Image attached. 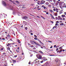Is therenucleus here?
Returning a JSON list of instances; mask_svg holds the SVG:
<instances>
[{
	"label": "nucleus",
	"mask_w": 66,
	"mask_h": 66,
	"mask_svg": "<svg viewBox=\"0 0 66 66\" xmlns=\"http://www.w3.org/2000/svg\"><path fill=\"white\" fill-rule=\"evenodd\" d=\"M7 49L8 50H10V48L9 47H8L7 48Z\"/></svg>",
	"instance_id": "nucleus-26"
},
{
	"label": "nucleus",
	"mask_w": 66,
	"mask_h": 66,
	"mask_svg": "<svg viewBox=\"0 0 66 66\" xmlns=\"http://www.w3.org/2000/svg\"><path fill=\"white\" fill-rule=\"evenodd\" d=\"M60 26H63V25H64V24L63 23H60Z\"/></svg>",
	"instance_id": "nucleus-14"
},
{
	"label": "nucleus",
	"mask_w": 66,
	"mask_h": 66,
	"mask_svg": "<svg viewBox=\"0 0 66 66\" xmlns=\"http://www.w3.org/2000/svg\"><path fill=\"white\" fill-rule=\"evenodd\" d=\"M35 61H36V63H39V61L37 59H35Z\"/></svg>",
	"instance_id": "nucleus-3"
},
{
	"label": "nucleus",
	"mask_w": 66,
	"mask_h": 66,
	"mask_svg": "<svg viewBox=\"0 0 66 66\" xmlns=\"http://www.w3.org/2000/svg\"><path fill=\"white\" fill-rule=\"evenodd\" d=\"M56 23H59V21H57L56 22Z\"/></svg>",
	"instance_id": "nucleus-56"
},
{
	"label": "nucleus",
	"mask_w": 66,
	"mask_h": 66,
	"mask_svg": "<svg viewBox=\"0 0 66 66\" xmlns=\"http://www.w3.org/2000/svg\"><path fill=\"white\" fill-rule=\"evenodd\" d=\"M9 7H10V8H12V7L11 5Z\"/></svg>",
	"instance_id": "nucleus-43"
},
{
	"label": "nucleus",
	"mask_w": 66,
	"mask_h": 66,
	"mask_svg": "<svg viewBox=\"0 0 66 66\" xmlns=\"http://www.w3.org/2000/svg\"><path fill=\"white\" fill-rule=\"evenodd\" d=\"M25 30H27V27H25Z\"/></svg>",
	"instance_id": "nucleus-29"
},
{
	"label": "nucleus",
	"mask_w": 66,
	"mask_h": 66,
	"mask_svg": "<svg viewBox=\"0 0 66 66\" xmlns=\"http://www.w3.org/2000/svg\"><path fill=\"white\" fill-rule=\"evenodd\" d=\"M59 50V48H57L56 49V51H57Z\"/></svg>",
	"instance_id": "nucleus-36"
},
{
	"label": "nucleus",
	"mask_w": 66,
	"mask_h": 66,
	"mask_svg": "<svg viewBox=\"0 0 66 66\" xmlns=\"http://www.w3.org/2000/svg\"><path fill=\"white\" fill-rule=\"evenodd\" d=\"M59 20L62 21V18H60L59 19Z\"/></svg>",
	"instance_id": "nucleus-20"
},
{
	"label": "nucleus",
	"mask_w": 66,
	"mask_h": 66,
	"mask_svg": "<svg viewBox=\"0 0 66 66\" xmlns=\"http://www.w3.org/2000/svg\"><path fill=\"white\" fill-rule=\"evenodd\" d=\"M54 28H55V27H54H54H53V28L52 29H52H54Z\"/></svg>",
	"instance_id": "nucleus-57"
},
{
	"label": "nucleus",
	"mask_w": 66,
	"mask_h": 66,
	"mask_svg": "<svg viewBox=\"0 0 66 66\" xmlns=\"http://www.w3.org/2000/svg\"><path fill=\"white\" fill-rule=\"evenodd\" d=\"M15 51H16V52H17L18 53L19 52V50L17 49H15Z\"/></svg>",
	"instance_id": "nucleus-7"
},
{
	"label": "nucleus",
	"mask_w": 66,
	"mask_h": 66,
	"mask_svg": "<svg viewBox=\"0 0 66 66\" xmlns=\"http://www.w3.org/2000/svg\"><path fill=\"white\" fill-rule=\"evenodd\" d=\"M30 62H29V64H31V63H30L31 62H30Z\"/></svg>",
	"instance_id": "nucleus-61"
},
{
	"label": "nucleus",
	"mask_w": 66,
	"mask_h": 66,
	"mask_svg": "<svg viewBox=\"0 0 66 66\" xmlns=\"http://www.w3.org/2000/svg\"><path fill=\"white\" fill-rule=\"evenodd\" d=\"M41 2H42L43 4H44V3H45V1H41Z\"/></svg>",
	"instance_id": "nucleus-5"
},
{
	"label": "nucleus",
	"mask_w": 66,
	"mask_h": 66,
	"mask_svg": "<svg viewBox=\"0 0 66 66\" xmlns=\"http://www.w3.org/2000/svg\"><path fill=\"white\" fill-rule=\"evenodd\" d=\"M34 37H36V38H37V36H36V35H34Z\"/></svg>",
	"instance_id": "nucleus-30"
},
{
	"label": "nucleus",
	"mask_w": 66,
	"mask_h": 66,
	"mask_svg": "<svg viewBox=\"0 0 66 66\" xmlns=\"http://www.w3.org/2000/svg\"><path fill=\"white\" fill-rule=\"evenodd\" d=\"M53 1L54 2H56L55 0H53Z\"/></svg>",
	"instance_id": "nucleus-41"
},
{
	"label": "nucleus",
	"mask_w": 66,
	"mask_h": 66,
	"mask_svg": "<svg viewBox=\"0 0 66 66\" xmlns=\"http://www.w3.org/2000/svg\"><path fill=\"white\" fill-rule=\"evenodd\" d=\"M55 62H57L59 61V59L57 58H56V60H55Z\"/></svg>",
	"instance_id": "nucleus-11"
},
{
	"label": "nucleus",
	"mask_w": 66,
	"mask_h": 66,
	"mask_svg": "<svg viewBox=\"0 0 66 66\" xmlns=\"http://www.w3.org/2000/svg\"><path fill=\"white\" fill-rule=\"evenodd\" d=\"M7 47H10V46H11V45H10V43H8L7 44Z\"/></svg>",
	"instance_id": "nucleus-10"
},
{
	"label": "nucleus",
	"mask_w": 66,
	"mask_h": 66,
	"mask_svg": "<svg viewBox=\"0 0 66 66\" xmlns=\"http://www.w3.org/2000/svg\"><path fill=\"white\" fill-rule=\"evenodd\" d=\"M36 56L38 59H42V56L41 55L38 54L36 55Z\"/></svg>",
	"instance_id": "nucleus-1"
},
{
	"label": "nucleus",
	"mask_w": 66,
	"mask_h": 66,
	"mask_svg": "<svg viewBox=\"0 0 66 66\" xmlns=\"http://www.w3.org/2000/svg\"><path fill=\"white\" fill-rule=\"evenodd\" d=\"M53 10L54 11H56L55 9H53Z\"/></svg>",
	"instance_id": "nucleus-39"
},
{
	"label": "nucleus",
	"mask_w": 66,
	"mask_h": 66,
	"mask_svg": "<svg viewBox=\"0 0 66 66\" xmlns=\"http://www.w3.org/2000/svg\"><path fill=\"white\" fill-rule=\"evenodd\" d=\"M57 17H56L55 18V19H56V20H57Z\"/></svg>",
	"instance_id": "nucleus-51"
},
{
	"label": "nucleus",
	"mask_w": 66,
	"mask_h": 66,
	"mask_svg": "<svg viewBox=\"0 0 66 66\" xmlns=\"http://www.w3.org/2000/svg\"><path fill=\"white\" fill-rule=\"evenodd\" d=\"M56 2L57 3H56H56H57V5H58V3H60V2L59 1H57Z\"/></svg>",
	"instance_id": "nucleus-17"
},
{
	"label": "nucleus",
	"mask_w": 66,
	"mask_h": 66,
	"mask_svg": "<svg viewBox=\"0 0 66 66\" xmlns=\"http://www.w3.org/2000/svg\"><path fill=\"white\" fill-rule=\"evenodd\" d=\"M38 46H39V47H41V45H39V44H38Z\"/></svg>",
	"instance_id": "nucleus-45"
},
{
	"label": "nucleus",
	"mask_w": 66,
	"mask_h": 66,
	"mask_svg": "<svg viewBox=\"0 0 66 66\" xmlns=\"http://www.w3.org/2000/svg\"><path fill=\"white\" fill-rule=\"evenodd\" d=\"M16 50H19V47H18L17 49H16Z\"/></svg>",
	"instance_id": "nucleus-38"
},
{
	"label": "nucleus",
	"mask_w": 66,
	"mask_h": 66,
	"mask_svg": "<svg viewBox=\"0 0 66 66\" xmlns=\"http://www.w3.org/2000/svg\"><path fill=\"white\" fill-rule=\"evenodd\" d=\"M56 45H54V48H55V47H56Z\"/></svg>",
	"instance_id": "nucleus-31"
},
{
	"label": "nucleus",
	"mask_w": 66,
	"mask_h": 66,
	"mask_svg": "<svg viewBox=\"0 0 66 66\" xmlns=\"http://www.w3.org/2000/svg\"><path fill=\"white\" fill-rule=\"evenodd\" d=\"M5 38H6V39H8V38L7 37H5Z\"/></svg>",
	"instance_id": "nucleus-50"
},
{
	"label": "nucleus",
	"mask_w": 66,
	"mask_h": 66,
	"mask_svg": "<svg viewBox=\"0 0 66 66\" xmlns=\"http://www.w3.org/2000/svg\"><path fill=\"white\" fill-rule=\"evenodd\" d=\"M49 1L50 2H52V0H49Z\"/></svg>",
	"instance_id": "nucleus-64"
},
{
	"label": "nucleus",
	"mask_w": 66,
	"mask_h": 66,
	"mask_svg": "<svg viewBox=\"0 0 66 66\" xmlns=\"http://www.w3.org/2000/svg\"><path fill=\"white\" fill-rule=\"evenodd\" d=\"M46 14H49V13L48 12H46Z\"/></svg>",
	"instance_id": "nucleus-60"
},
{
	"label": "nucleus",
	"mask_w": 66,
	"mask_h": 66,
	"mask_svg": "<svg viewBox=\"0 0 66 66\" xmlns=\"http://www.w3.org/2000/svg\"><path fill=\"white\" fill-rule=\"evenodd\" d=\"M43 61H42L40 62L41 63H43Z\"/></svg>",
	"instance_id": "nucleus-35"
},
{
	"label": "nucleus",
	"mask_w": 66,
	"mask_h": 66,
	"mask_svg": "<svg viewBox=\"0 0 66 66\" xmlns=\"http://www.w3.org/2000/svg\"><path fill=\"white\" fill-rule=\"evenodd\" d=\"M1 50L2 51L3 50V48H2L1 49Z\"/></svg>",
	"instance_id": "nucleus-32"
},
{
	"label": "nucleus",
	"mask_w": 66,
	"mask_h": 66,
	"mask_svg": "<svg viewBox=\"0 0 66 66\" xmlns=\"http://www.w3.org/2000/svg\"><path fill=\"white\" fill-rule=\"evenodd\" d=\"M34 39H35V40H38V39H37V38H34Z\"/></svg>",
	"instance_id": "nucleus-22"
},
{
	"label": "nucleus",
	"mask_w": 66,
	"mask_h": 66,
	"mask_svg": "<svg viewBox=\"0 0 66 66\" xmlns=\"http://www.w3.org/2000/svg\"><path fill=\"white\" fill-rule=\"evenodd\" d=\"M45 6L44 5H43L42 6V7H44Z\"/></svg>",
	"instance_id": "nucleus-46"
},
{
	"label": "nucleus",
	"mask_w": 66,
	"mask_h": 66,
	"mask_svg": "<svg viewBox=\"0 0 66 66\" xmlns=\"http://www.w3.org/2000/svg\"><path fill=\"white\" fill-rule=\"evenodd\" d=\"M7 36L8 37H9H9H11V36L9 35V34H8V35H7Z\"/></svg>",
	"instance_id": "nucleus-12"
},
{
	"label": "nucleus",
	"mask_w": 66,
	"mask_h": 66,
	"mask_svg": "<svg viewBox=\"0 0 66 66\" xmlns=\"http://www.w3.org/2000/svg\"><path fill=\"white\" fill-rule=\"evenodd\" d=\"M38 41V42H40V43L42 42H41V41H40V40H39V39H38L37 40Z\"/></svg>",
	"instance_id": "nucleus-23"
},
{
	"label": "nucleus",
	"mask_w": 66,
	"mask_h": 66,
	"mask_svg": "<svg viewBox=\"0 0 66 66\" xmlns=\"http://www.w3.org/2000/svg\"><path fill=\"white\" fill-rule=\"evenodd\" d=\"M18 41V42L19 43V44H20V40L18 39H17Z\"/></svg>",
	"instance_id": "nucleus-13"
},
{
	"label": "nucleus",
	"mask_w": 66,
	"mask_h": 66,
	"mask_svg": "<svg viewBox=\"0 0 66 66\" xmlns=\"http://www.w3.org/2000/svg\"><path fill=\"white\" fill-rule=\"evenodd\" d=\"M40 2V1H37V2H38L39 3Z\"/></svg>",
	"instance_id": "nucleus-48"
},
{
	"label": "nucleus",
	"mask_w": 66,
	"mask_h": 66,
	"mask_svg": "<svg viewBox=\"0 0 66 66\" xmlns=\"http://www.w3.org/2000/svg\"><path fill=\"white\" fill-rule=\"evenodd\" d=\"M9 1L10 2H12V3H14V1L11 0H9Z\"/></svg>",
	"instance_id": "nucleus-16"
},
{
	"label": "nucleus",
	"mask_w": 66,
	"mask_h": 66,
	"mask_svg": "<svg viewBox=\"0 0 66 66\" xmlns=\"http://www.w3.org/2000/svg\"><path fill=\"white\" fill-rule=\"evenodd\" d=\"M49 11L50 12H51V13H52V12H53V11H52V10H50Z\"/></svg>",
	"instance_id": "nucleus-19"
},
{
	"label": "nucleus",
	"mask_w": 66,
	"mask_h": 66,
	"mask_svg": "<svg viewBox=\"0 0 66 66\" xmlns=\"http://www.w3.org/2000/svg\"><path fill=\"white\" fill-rule=\"evenodd\" d=\"M15 2L17 3H19V1H15Z\"/></svg>",
	"instance_id": "nucleus-25"
},
{
	"label": "nucleus",
	"mask_w": 66,
	"mask_h": 66,
	"mask_svg": "<svg viewBox=\"0 0 66 66\" xmlns=\"http://www.w3.org/2000/svg\"><path fill=\"white\" fill-rule=\"evenodd\" d=\"M54 27H55V28H56V27H57V26H54Z\"/></svg>",
	"instance_id": "nucleus-52"
},
{
	"label": "nucleus",
	"mask_w": 66,
	"mask_h": 66,
	"mask_svg": "<svg viewBox=\"0 0 66 66\" xmlns=\"http://www.w3.org/2000/svg\"><path fill=\"white\" fill-rule=\"evenodd\" d=\"M42 59L43 60V61H47V60H48L46 59V58L45 57H43Z\"/></svg>",
	"instance_id": "nucleus-2"
},
{
	"label": "nucleus",
	"mask_w": 66,
	"mask_h": 66,
	"mask_svg": "<svg viewBox=\"0 0 66 66\" xmlns=\"http://www.w3.org/2000/svg\"><path fill=\"white\" fill-rule=\"evenodd\" d=\"M40 44L42 45H44V43H42V42L40 43Z\"/></svg>",
	"instance_id": "nucleus-27"
},
{
	"label": "nucleus",
	"mask_w": 66,
	"mask_h": 66,
	"mask_svg": "<svg viewBox=\"0 0 66 66\" xmlns=\"http://www.w3.org/2000/svg\"><path fill=\"white\" fill-rule=\"evenodd\" d=\"M50 16H51V17H52V16H53V15H52V14H50Z\"/></svg>",
	"instance_id": "nucleus-37"
},
{
	"label": "nucleus",
	"mask_w": 66,
	"mask_h": 66,
	"mask_svg": "<svg viewBox=\"0 0 66 66\" xmlns=\"http://www.w3.org/2000/svg\"><path fill=\"white\" fill-rule=\"evenodd\" d=\"M54 55H51L50 56H54Z\"/></svg>",
	"instance_id": "nucleus-49"
},
{
	"label": "nucleus",
	"mask_w": 66,
	"mask_h": 66,
	"mask_svg": "<svg viewBox=\"0 0 66 66\" xmlns=\"http://www.w3.org/2000/svg\"><path fill=\"white\" fill-rule=\"evenodd\" d=\"M4 6H6V4L5 3V2L4 1H3L2 2Z\"/></svg>",
	"instance_id": "nucleus-4"
},
{
	"label": "nucleus",
	"mask_w": 66,
	"mask_h": 66,
	"mask_svg": "<svg viewBox=\"0 0 66 66\" xmlns=\"http://www.w3.org/2000/svg\"><path fill=\"white\" fill-rule=\"evenodd\" d=\"M54 14H55V16H57V13H54Z\"/></svg>",
	"instance_id": "nucleus-18"
},
{
	"label": "nucleus",
	"mask_w": 66,
	"mask_h": 66,
	"mask_svg": "<svg viewBox=\"0 0 66 66\" xmlns=\"http://www.w3.org/2000/svg\"><path fill=\"white\" fill-rule=\"evenodd\" d=\"M23 18L24 19H27V18H28V17H27V16H25Z\"/></svg>",
	"instance_id": "nucleus-8"
},
{
	"label": "nucleus",
	"mask_w": 66,
	"mask_h": 66,
	"mask_svg": "<svg viewBox=\"0 0 66 66\" xmlns=\"http://www.w3.org/2000/svg\"><path fill=\"white\" fill-rule=\"evenodd\" d=\"M38 10H41V9H39V8H38Z\"/></svg>",
	"instance_id": "nucleus-55"
},
{
	"label": "nucleus",
	"mask_w": 66,
	"mask_h": 66,
	"mask_svg": "<svg viewBox=\"0 0 66 66\" xmlns=\"http://www.w3.org/2000/svg\"><path fill=\"white\" fill-rule=\"evenodd\" d=\"M46 7H45V6H44V9H46Z\"/></svg>",
	"instance_id": "nucleus-42"
},
{
	"label": "nucleus",
	"mask_w": 66,
	"mask_h": 66,
	"mask_svg": "<svg viewBox=\"0 0 66 66\" xmlns=\"http://www.w3.org/2000/svg\"><path fill=\"white\" fill-rule=\"evenodd\" d=\"M33 49H36V48L34 47V48H33Z\"/></svg>",
	"instance_id": "nucleus-62"
},
{
	"label": "nucleus",
	"mask_w": 66,
	"mask_h": 66,
	"mask_svg": "<svg viewBox=\"0 0 66 66\" xmlns=\"http://www.w3.org/2000/svg\"><path fill=\"white\" fill-rule=\"evenodd\" d=\"M39 52H40L41 53H42V54H43V52H42V51H39Z\"/></svg>",
	"instance_id": "nucleus-24"
},
{
	"label": "nucleus",
	"mask_w": 66,
	"mask_h": 66,
	"mask_svg": "<svg viewBox=\"0 0 66 66\" xmlns=\"http://www.w3.org/2000/svg\"><path fill=\"white\" fill-rule=\"evenodd\" d=\"M31 47H34V46L33 45H31Z\"/></svg>",
	"instance_id": "nucleus-40"
},
{
	"label": "nucleus",
	"mask_w": 66,
	"mask_h": 66,
	"mask_svg": "<svg viewBox=\"0 0 66 66\" xmlns=\"http://www.w3.org/2000/svg\"><path fill=\"white\" fill-rule=\"evenodd\" d=\"M56 11H57L58 10V9L57 8H56V9H55Z\"/></svg>",
	"instance_id": "nucleus-59"
},
{
	"label": "nucleus",
	"mask_w": 66,
	"mask_h": 66,
	"mask_svg": "<svg viewBox=\"0 0 66 66\" xmlns=\"http://www.w3.org/2000/svg\"><path fill=\"white\" fill-rule=\"evenodd\" d=\"M2 39H3V40H5V39H4V38H2Z\"/></svg>",
	"instance_id": "nucleus-47"
},
{
	"label": "nucleus",
	"mask_w": 66,
	"mask_h": 66,
	"mask_svg": "<svg viewBox=\"0 0 66 66\" xmlns=\"http://www.w3.org/2000/svg\"><path fill=\"white\" fill-rule=\"evenodd\" d=\"M31 35H33V34L32 33H31L30 34Z\"/></svg>",
	"instance_id": "nucleus-53"
},
{
	"label": "nucleus",
	"mask_w": 66,
	"mask_h": 66,
	"mask_svg": "<svg viewBox=\"0 0 66 66\" xmlns=\"http://www.w3.org/2000/svg\"><path fill=\"white\" fill-rule=\"evenodd\" d=\"M61 17H62L63 18H64V17H65V15H61Z\"/></svg>",
	"instance_id": "nucleus-15"
},
{
	"label": "nucleus",
	"mask_w": 66,
	"mask_h": 66,
	"mask_svg": "<svg viewBox=\"0 0 66 66\" xmlns=\"http://www.w3.org/2000/svg\"><path fill=\"white\" fill-rule=\"evenodd\" d=\"M52 18L54 19H55V18H54L53 16H52Z\"/></svg>",
	"instance_id": "nucleus-28"
},
{
	"label": "nucleus",
	"mask_w": 66,
	"mask_h": 66,
	"mask_svg": "<svg viewBox=\"0 0 66 66\" xmlns=\"http://www.w3.org/2000/svg\"><path fill=\"white\" fill-rule=\"evenodd\" d=\"M65 18H63V20H65Z\"/></svg>",
	"instance_id": "nucleus-63"
},
{
	"label": "nucleus",
	"mask_w": 66,
	"mask_h": 66,
	"mask_svg": "<svg viewBox=\"0 0 66 66\" xmlns=\"http://www.w3.org/2000/svg\"><path fill=\"white\" fill-rule=\"evenodd\" d=\"M57 24H58L57 23H56L55 24V26H58V25H57Z\"/></svg>",
	"instance_id": "nucleus-34"
},
{
	"label": "nucleus",
	"mask_w": 66,
	"mask_h": 66,
	"mask_svg": "<svg viewBox=\"0 0 66 66\" xmlns=\"http://www.w3.org/2000/svg\"><path fill=\"white\" fill-rule=\"evenodd\" d=\"M13 62H14L15 63H16V61L15 60H13Z\"/></svg>",
	"instance_id": "nucleus-21"
},
{
	"label": "nucleus",
	"mask_w": 66,
	"mask_h": 66,
	"mask_svg": "<svg viewBox=\"0 0 66 66\" xmlns=\"http://www.w3.org/2000/svg\"><path fill=\"white\" fill-rule=\"evenodd\" d=\"M62 47H60L59 48V49H62Z\"/></svg>",
	"instance_id": "nucleus-33"
},
{
	"label": "nucleus",
	"mask_w": 66,
	"mask_h": 66,
	"mask_svg": "<svg viewBox=\"0 0 66 66\" xmlns=\"http://www.w3.org/2000/svg\"><path fill=\"white\" fill-rule=\"evenodd\" d=\"M48 6H49V7H51V5H49Z\"/></svg>",
	"instance_id": "nucleus-58"
},
{
	"label": "nucleus",
	"mask_w": 66,
	"mask_h": 66,
	"mask_svg": "<svg viewBox=\"0 0 66 66\" xmlns=\"http://www.w3.org/2000/svg\"><path fill=\"white\" fill-rule=\"evenodd\" d=\"M48 42H50V43H52V42L50 41H48Z\"/></svg>",
	"instance_id": "nucleus-44"
},
{
	"label": "nucleus",
	"mask_w": 66,
	"mask_h": 66,
	"mask_svg": "<svg viewBox=\"0 0 66 66\" xmlns=\"http://www.w3.org/2000/svg\"><path fill=\"white\" fill-rule=\"evenodd\" d=\"M34 44H35V45H37V46H38V45L39 44L36 43V42H34Z\"/></svg>",
	"instance_id": "nucleus-9"
},
{
	"label": "nucleus",
	"mask_w": 66,
	"mask_h": 66,
	"mask_svg": "<svg viewBox=\"0 0 66 66\" xmlns=\"http://www.w3.org/2000/svg\"><path fill=\"white\" fill-rule=\"evenodd\" d=\"M34 42H35V41H33L31 40L30 41V43H31V44H32L33 45L34 44Z\"/></svg>",
	"instance_id": "nucleus-6"
},
{
	"label": "nucleus",
	"mask_w": 66,
	"mask_h": 66,
	"mask_svg": "<svg viewBox=\"0 0 66 66\" xmlns=\"http://www.w3.org/2000/svg\"><path fill=\"white\" fill-rule=\"evenodd\" d=\"M58 17L59 18V19L61 18V16H58Z\"/></svg>",
	"instance_id": "nucleus-54"
}]
</instances>
